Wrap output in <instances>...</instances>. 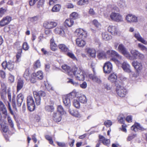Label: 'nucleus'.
Returning a JSON list of instances; mask_svg holds the SVG:
<instances>
[{
  "label": "nucleus",
  "instance_id": "55",
  "mask_svg": "<svg viewBox=\"0 0 147 147\" xmlns=\"http://www.w3.org/2000/svg\"><path fill=\"white\" fill-rule=\"evenodd\" d=\"M92 24L95 27L97 28H99L100 26V23H99L98 21L96 20H94L93 21Z\"/></svg>",
  "mask_w": 147,
  "mask_h": 147
},
{
  "label": "nucleus",
  "instance_id": "5",
  "mask_svg": "<svg viewBox=\"0 0 147 147\" xmlns=\"http://www.w3.org/2000/svg\"><path fill=\"white\" fill-rule=\"evenodd\" d=\"M74 93L72 92L67 96H64L63 98V104L66 108H70L71 105V102L70 99L74 97L75 95Z\"/></svg>",
  "mask_w": 147,
  "mask_h": 147
},
{
  "label": "nucleus",
  "instance_id": "34",
  "mask_svg": "<svg viewBox=\"0 0 147 147\" xmlns=\"http://www.w3.org/2000/svg\"><path fill=\"white\" fill-rule=\"evenodd\" d=\"M23 76L26 80L28 81L30 80L31 73L28 69H26L24 73Z\"/></svg>",
  "mask_w": 147,
  "mask_h": 147
},
{
  "label": "nucleus",
  "instance_id": "56",
  "mask_svg": "<svg viewBox=\"0 0 147 147\" xmlns=\"http://www.w3.org/2000/svg\"><path fill=\"white\" fill-rule=\"evenodd\" d=\"M68 82L71 83L75 86H77L79 85V84L78 82H75L72 79H69Z\"/></svg>",
  "mask_w": 147,
  "mask_h": 147
},
{
  "label": "nucleus",
  "instance_id": "24",
  "mask_svg": "<svg viewBox=\"0 0 147 147\" xmlns=\"http://www.w3.org/2000/svg\"><path fill=\"white\" fill-rule=\"evenodd\" d=\"M102 39L105 41H108L112 39V36L107 32H103L102 34Z\"/></svg>",
  "mask_w": 147,
  "mask_h": 147
},
{
  "label": "nucleus",
  "instance_id": "3",
  "mask_svg": "<svg viewBox=\"0 0 147 147\" xmlns=\"http://www.w3.org/2000/svg\"><path fill=\"white\" fill-rule=\"evenodd\" d=\"M109 19L110 20L117 22H123V19L121 15L119 13L114 12H111L109 15Z\"/></svg>",
  "mask_w": 147,
  "mask_h": 147
},
{
  "label": "nucleus",
  "instance_id": "47",
  "mask_svg": "<svg viewBox=\"0 0 147 147\" xmlns=\"http://www.w3.org/2000/svg\"><path fill=\"white\" fill-rule=\"evenodd\" d=\"M29 48V47L28 43L26 42H24L22 44V49L25 51L28 50Z\"/></svg>",
  "mask_w": 147,
  "mask_h": 147
},
{
  "label": "nucleus",
  "instance_id": "32",
  "mask_svg": "<svg viewBox=\"0 0 147 147\" xmlns=\"http://www.w3.org/2000/svg\"><path fill=\"white\" fill-rule=\"evenodd\" d=\"M0 125L1 126V129L5 133L7 132L8 130V126L1 119L0 120Z\"/></svg>",
  "mask_w": 147,
  "mask_h": 147
},
{
  "label": "nucleus",
  "instance_id": "25",
  "mask_svg": "<svg viewBox=\"0 0 147 147\" xmlns=\"http://www.w3.org/2000/svg\"><path fill=\"white\" fill-rule=\"evenodd\" d=\"M61 114L58 112H54L53 115L54 120L56 122H60L62 119Z\"/></svg>",
  "mask_w": 147,
  "mask_h": 147
},
{
  "label": "nucleus",
  "instance_id": "31",
  "mask_svg": "<svg viewBox=\"0 0 147 147\" xmlns=\"http://www.w3.org/2000/svg\"><path fill=\"white\" fill-rule=\"evenodd\" d=\"M116 51L114 50H109L106 52L107 58H112L113 56H115Z\"/></svg>",
  "mask_w": 147,
  "mask_h": 147
},
{
  "label": "nucleus",
  "instance_id": "53",
  "mask_svg": "<svg viewBox=\"0 0 147 147\" xmlns=\"http://www.w3.org/2000/svg\"><path fill=\"white\" fill-rule=\"evenodd\" d=\"M138 47L142 51H147V48L144 46L140 43L138 44Z\"/></svg>",
  "mask_w": 147,
  "mask_h": 147
},
{
  "label": "nucleus",
  "instance_id": "19",
  "mask_svg": "<svg viewBox=\"0 0 147 147\" xmlns=\"http://www.w3.org/2000/svg\"><path fill=\"white\" fill-rule=\"evenodd\" d=\"M122 67L125 71L128 73H131L132 75H134V74L131 71L130 65L126 62H124L123 63Z\"/></svg>",
  "mask_w": 147,
  "mask_h": 147
},
{
  "label": "nucleus",
  "instance_id": "38",
  "mask_svg": "<svg viewBox=\"0 0 147 147\" xmlns=\"http://www.w3.org/2000/svg\"><path fill=\"white\" fill-rule=\"evenodd\" d=\"M24 84L23 81L22 80H19L17 83V91L20 90L22 88Z\"/></svg>",
  "mask_w": 147,
  "mask_h": 147
},
{
  "label": "nucleus",
  "instance_id": "39",
  "mask_svg": "<svg viewBox=\"0 0 147 147\" xmlns=\"http://www.w3.org/2000/svg\"><path fill=\"white\" fill-rule=\"evenodd\" d=\"M59 48L61 50L64 52H67L69 51L68 48L64 44H61L59 45Z\"/></svg>",
  "mask_w": 147,
  "mask_h": 147
},
{
  "label": "nucleus",
  "instance_id": "4",
  "mask_svg": "<svg viewBox=\"0 0 147 147\" xmlns=\"http://www.w3.org/2000/svg\"><path fill=\"white\" fill-rule=\"evenodd\" d=\"M119 84L117 83V82H116V90L118 95L121 97H123L126 94V90L122 86V82L118 81Z\"/></svg>",
  "mask_w": 147,
  "mask_h": 147
},
{
  "label": "nucleus",
  "instance_id": "22",
  "mask_svg": "<svg viewBox=\"0 0 147 147\" xmlns=\"http://www.w3.org/2000/svg\"><path fill=\"white\" fill-rule=\"evenodd\" d=\"M68 112L71 115L76 117L80 118L81 117V115L77 110L69 108L68 109Z\"/></svg>",
  "mask_w": 147,
  "mask_h": 147
},
{
  "label": "nucleus",
  "instance_id": "51",
  "mask_svg": "<svg viewBox=\"0 0 147 147\" xmlns=\"http://www.w3.org/2000/svg\"><path fill=\"white\" fill-rule=\"evenodd\" d=\"M45 109L48 112H52L53 111L54 108L52 106L47 105L46 106Z\"/></svg>",
  "mask_w": 147,
  "mask_h": 147
},
{
  "label": "nucleus",
  "instance_id": "16",
  "mask_svg": "<svg viewBox=\"0 0 147 147\" xmlns=\"http://www.w3.org/2000/svg\"><path fill=\"white\" fill-rule=\"evenodd\" d=\"M11 18L9 16L4 17L0 21V26L1 27H3L8 24L11 21Z\"/></svg>",
  "mask_w": 147,
  "mask_h": 147
},
{
  "label": "nucleus",
  "instance_id": "30",
  "mask_svg": "<svg viewBox=\"0 0 147 147\" xmlns=\"http://www.w3.org/2000/svg\"><path fill=\"white\" fill-rule=\"evenodd\" d=\"M94 74H95V73H94ZM89 77L90 79H92L95 82L99 84L101 82V80L95 74H90L89 75Z\"/></svg>",
  "mask_w": 147,
  "mask_h": 147
},
{
  "label": "nucleus",
  "instance_id": "43",
  "mask_svg": "<svg viewBox=\"0 0 147 147\" xmlns=\"http://www.w3.org/2000/svg\"><path fill=\"white\" fill-rule=\"evenodd\" d=\"M39 19V17L38 16H36L32 18H29L28 20L31 22L33 23H35Z\"/></svg>",
  "mask_w": 147,
  "mask_h": 147
},
{
  "label": "nucleus",
  "instance_id": "1",
  "mask_svg": "<svg viewBox=\"0 0 147 147\" xmlns=\"http://www.w3.org/2000/svg\"><path fill=\"white\" fill-rule=\"evenodd\" d=\"M62 68L63 71L67 73L68 75L71 78L74 77L75 79L79 81H84L86 77L84 71L80 68L76 67L70 69L69 66L66 65H63Z\"/></svg>",
  "mask_w": 147,
  "mask_h": 147
},
{
  "label": "nucleus",
  "instance_id": "18",
  "mask_svg": "<svg viewBox=\"0 0 147 147\" xmlns=\"http://www.w3.org/2000/svg\"><path fill=\"white\" fill-rule=\"evenodd\" d=\"M86 50L88 55V56L92 58H95L96 56V51L93 48L89 47L87 48Z\"/></svg>",
  "mask_w": 147,
  "mask_h": 147
},
{
  "label": "nucleus",
  "instance_id": "29",
  "mask_svg": "<svg viewBox=\"0 0 147 147\" xmlns=\"http://www.w3.org/2000/svg\"><path fill=\"white\" fill-rule=\"evenodd\" d=\"M73 98H74L73 101V106L77 109H79L80 107V104L78 98L76 96H74Z\"/></svg>",
  "mask_w": 147,
  "mask_h": 147
},
{
  "label": "nucleus",
  "instance_id": "2",
  "mask_svg": "<svg viewBox=\"0 0 147 147\" xmlns=\"http://www.w3.org/2000/svg\"><path fill=\"white\" fill-rule=\"evenodd\" d=\"M114 47L115 49H117L119 52L128 59H131L132 58L127 49L123 44H120L119 45L117 43H115Z\"/></svg>",
  "mask_w": 147,
  "mask_h": 147
},
{
  "label": "nucleus",
  "instance_id": "8",
  "mask_svg": "<svg viewBox=\"0 0 147 147\" xmlns=\"http://www.w3.org/2000/svg\"><path fill=\"white\" fill-rule=\"evenodd\" d=\"M75 33L78 38H84L87 36L86 32L81 28L76 29Z\"/></svg>",
  "mask_w": 147,
  "mask_h": 147
},
{
  "label": "nucleus",
  "instance_id": "28",
  "mask_svg": "<svg viewBox=\"0 0 147 147\" xmlns=\"http://www.w3.org/2000/svg\"><path fill=\"white\" fill-rule=\"evenodd\" d=\"M32 76L40 80L42 79L43 78V72L41 71H39L36 73H33Z\"/></svg>",
  "mask_w": 147,
  "mask_h": 147
},
{
  "label": "nucleus",
  "instance_id": "6",
  "mask_svg": "<svg viewBox=\"0 0 147 147\" xmlns=\"http://www.w3.org/2000/svg\"><path fill=\"white\" fill-rule=\"evenodd\" d=\"M33 94L35 98L36 105H40V104L41 98L45 96V93L42 91L38 92L34 91L33 92Z\"/></svg>",
  "mask_w": 147,
  "mask_h": 147
},
{
  "label": "nucleus",
  "instance_id": "50",
  "mask_svg": "<svg viewBox=\"0 0 147 147\" xmlns=\"http://www.w3.org/2000/svg\"><path fill=\"white\" fill-rule=\"evenodd\" d=\"M1 111L3 114L5 115V118H6V116L7 115V109L5 107H4L0 109Z\"/></svg>",
  "mask_w": 147,
  "mask_h": 147
},
{
  "label": "nucleus",
  "instance_id": "52",
  "mask_svg": "<svg viewBox=\"0 0 147 147\" xmlns=\"http://www.w3.org/2000/svg\"><path fill=\"white\" fill-rule=\"evenodd\" d=\"M41 66V63L39 60L36 61L34 63V67L35 68H39Z\"/></svg>",
  "mask_w": 147,
  "mask_h": 147
},
{
  "label": "nucleus",
  "instance_id": "20",
  "mask_svg": "<svg viewBox=\"0 0 147 147\" xmlns=\"http://www.w3.org/2000/svg\"><path fill=\"white\" fill-rule=\"evenodd\" d=\"M134 37L138 40L140 42L142 43L147 45V42L141 36L140 33L138 32H136L134 33Z\"/></svg>",
  "mask_w": 147,
  "mask_h": 147
},
{
  "label": "nucleus",
  "instance_id": "44",
  "mask_svg": "<svg viewBox=\"0 0 147 147\" xmlns=\"http://www.w3.org/2000/svg\"><path fill=\"white\" fill-rule=\"evenodd\" d=\"M97 57L99 59H102L107 58L106 53L102 51L99 52L97 55Z\"/></svg>",
  "mask_w": 147,
  "mask_h": 147
},
{
  "label": "nucleus",
  "instance_id": "64",
  "mask_svg": "<svg viewBox=\"0 0 147 147\" xmlns=\"http://www.w3.org/2000/svg\"><path fill=\"white\" fill-rule=\"evenodd\" d=\"M6 74L4 71L2 70H0V76L3 79L5 78Z\"/></svg>",
  "mask_w": 147,
  "mask_h": 147
},
{
  "label": "nucleus",
  "instance_id": "57",
  "mask_svg": "<svg viewBox=\"0 0 147 147\" xmlns=\"http://www.w3.org/2000/svg\"><path fill=\"white\" fill-rule=\"evenodd\" d=\"M50 48L52 51H55L57 49V45L56 43L51 44Z\"/></svg>",
  "mask_w": 147,
  "mask_h": 147
},
{
  "label": "nucleus",
  "instance_id": "13",
  "mask_svg": "<svg viewBox=\"0 0 147 147\" xmlns=\"http://www.w3.org/2000/svg\"><path fill=\"white\" fill-rule=\"evenodd\" d=\"M132 64L135 69L138 72L141 71L143 69V65L141 62L137 61H134L132 62Z\"/></svg>",
  "mask_w": 147,
  "mask_h": 147
},
{
  "label": "nucleus",
  "instance_id": "11",
  "mask_svg": "<svg viewBox=\"0 0 147 147\" xmlns=\"http://www.w3.org/2000/svg\"><path fill=\"white\" fill-rule=\"evenodd\" d=\"M75 95L74 96H76L78 98L79 100L82 103H85L86 102L87 100L86 96L84 95L79 94L78 92L76 91H73Z\"/></svg>",
  "mask_w": 147,
  "mask_h": 147
},
{
  "label": "nucleus",
  "instance_id": "10",
  "mask_svg": "<svg viewBox=\"0 0 147 147\" xmlns=\"http://www.w3.org/2000/svg\"><path fill=\"white\" fill-rule=\"evenodd\" d=\"M57 23L54 21H48L45 22L43 24V26L48 29H51L55 27Z\"/></svg>",
  "mask_w": 147,
  "mask_h": 147
},
{
  "label": "nucleus",
  "instance_id": "40",
  "mask_svg": "<svg viewBox=\"0 0 147 147\" xmlns=\"http://www.w3.org/2000/svg\"><path fill=\"white\" fill-rule=\"evenodd\" d=\"M88 0H80L77 3V4L79 5H83L88 4Z\"/></svg>",
  "mask_w": 147,
  "mask_h": 147
},
{
  "label": "nucleus",
  "instance_id": "15",
  "mask_svg": "<svg viewBox=\"0 0 147 147\" xmlns=\"http://www.w3.org/2000/svg\"><path fill=\"white\" fill-rule=\"evenodd\" d=\"M125 19L129 23L136 22H138L137 17L131 14H128L126 17Z\"/></svg>",
  "mask_w": 147,
  "mask_h": 147
},
{
  "label": "nucleus",
  "instance_id": "58",
  "mask_svg": "<svg viewBox=\"0 0 147 147\" xmlns=\"http://www.w3.org/2000/svg\"><path fill=\"white\" fill-rule=\"evenodd\" d=\"M104 124L106 127H109L112 125V123L110 120H108L105 121L104 123Z\"/></svg>",
  "mask_w": 147,
  "mask_h": 147
},
{
  "label": "nucleus",
  "instance_id": "36",
  "mask_svg": "<svg viewBox=\"0 0 147 147\" xmlns=\"http://www.w3.org/2000/svg\"><path fill=\"white\" fill-rule=\"evenodd\" d=\"M74 23L73 20L71 18H69L65 20V25L69 27H71L74 24Z\"/></svg>",
  "mask_w": 147,
  "mask_h": 147
},
{
  "label": "nucleus",
  "instance_id": "54",
  "mask_svg": "<svg viewBox=\"0 0 147 147\" xmlns=\"http://www.w3.org/2000/svg\"><path fill=\"white\" fill-rule=\"evenodd\" d=\"M124 116L122 115H119L118 117L119 121L121 123H124Z\"/></svg>",
  "mask_w": 147,
  "mask_h": 147
},
{
  "label": "nucleus",
  "instance_id": "48",
  "mask_svg": "<svg viewBox=\"0 0 147 147\" xmlns=\"http://www.w3.org/2000/svg\"><path fill=\"white\" fill-rule=\"evenodd\" d=\"M78 17V13L76 12L72 13L70 15V18L75 19L77 18Z\"/></svg>",
  "mask_w": 147,
  "mask_h": 147
},
{
  "label": "nucleus",
  "instance_id": "12",
  "mask_svg": "<svg viewBox=\"0 0 147 147\" xmlns=\"http://www.w3.org/2000/svg\"><path fill=\"white\" fill-rule=\"evenodd\" d=\"M115 56L117 57V59L115 57H113L111 58L110 60L113 61L117 66H119L121 63L120 61L119 60H122L123 57L117 52H116Z\"/></svg>",
  "mask_w": 147,
  "mask_h": 147
},
{
  "label": "nucleus",
  "instance_id": "46",
  "mask_svg": "<svg viewBox=\"0 0 147 147\" xmlns=\"http://www.w3.org/2000/svg\"><path fill=\"white\" fill-rule=\"evenodd\" d=\"M57 110L60 114L61 115L65 114V112L64 111L63 108L62 106L61 105H59L57 107Z\"/></svg>",
  "mask_w": 147,
  "mask_h": 147
},
{
  "label": "nucleus",
  "instance_id": "14",
  "mask_svg": "<svg viewBox=\"0 0 147 147\" xmlns=\"http://www.w3.org/2000/svg\"><path fill=\"white\" fill-rule=\"evenodd\" d=\"M109 80L113 82H114L115 86H116V82H117V83H118V81L122 82V81L120 78H117L116 75L114 73L111 74L108 78Z\"/></svg>",
  "mask_w": 147,
  "mask_h": 147
},
{
  "label": "nucleus",
  "instance_id": "17",
  "mask_svg": "<svg viewBox=\"0 0 147 147\" xmlns=\"http://www.w3.org/2000/svg\"><path fill=\"white\" fill-rule=\"evenodd\" d=\"M108 30L112 35H117L119 32L117 27L114 26H109L108 28Z\"/></svg>",
  "mask_w": 147,
  "mask_h": 147
},
{
  "label": "nucleus",
  "instance_id": "33",
  "mask_svg": "<svg viewBox=\"0 0 147 147\" xmlns=\"http://www.w3.org/2000/svg\"><path fill=\"white\" fill-rule=\"evenodd\" d=\"M131 129L133 131L136 132L138 129L142 130V127L140 126L139 124L135 123L134 125L132 126L131 127Z\"/></svg>",
  "mask_w": 147,
  "mask_h": 147
},
{
  "label": "nucleus",
  "instance_id": "41",
  "mask_svg": "<svg viewBox=\"0 0 147 147\" xmlns=\"http://www.w3.org/2000/svg\"><path fill=\"white\" fill-rule=\"evenodd\" d=\"M22 52V49L20 50L18 52L16 55V61L17 63H18L21 61V57Z\"/></svg>",
  "mask_w": 147,
  "mask_h": 147
},
{
  "label": "nucleus",
  "instance_id": "60",
  "mask_svg": "<svg viewBox=\"0 0 147 147\" xmlns=\"http://www.w3.org/2000/svg\"><path fill=\"white\" fill-rule=\"evenodd\" d=\"M7 94L9 100L10 101H11V89L9 88H8L7 90Z\"/></svg>",
  "mask_w": 147,
  "mask_h": 147
},
{
  "label": "nucleus",
  "instance_id": "35",
  "mask_svg": "<svg viewBox=\"0 0 147 147\" xmlns=\"http://www.w3.org/2000/svg\"><path fill=\"white\" fill-rule=\"evenodd\" d=\"M139 52L136 50H131L130 51V53L132 55V56H131L132 58L130 59H137L138 54H139Z\"/></svg>",
  "mask_w": 147,
  "mask_h": 147
},
{
  "label": "nucleus",
  "instance_id": "45",
  "mask_svg": "<svg viewBox=\"0 0 147 147\" xmlns=\"http://www.w3.org/2000/svg\"><path fill=\"white\" fill-rule=\"evenodd\" d=\"M67 52V55L68 57L74 60L77 61V58L73 53L69 51Z\"/></svg>",
  "mask_w": 147,
  "mask_h": 147
},
{
  "label": "nucleus",
  "instance_id": "49",
  "mask_svg": "<svg viewBox=\"0 0 147 147\" xmlns=\"http://www.w3.org/2000/svg\"><path fill=\"white\" fill-rule=\"evenodd\" d=\"M6 89H2L1 92V95L2 98L4 99L6 97Z\"/></svg>",
  "mask_w": 147,
  "mask_h": 147
},
{
  "label": "nucleus",
  "instance_id": "7",
  "mask_svg": "<svg viewBox=\"0 0 147 147\" xmlns=\"http://www.w3.org/2000/svg\"><path fill=\"white\" fill-rule=\"evenodd\" d=\"M27 103L29 110L32 111L35 109V103L34 99L32 96H28L27 98Z\"/></svg>",
  "mask_w": 147,
  "mask_h": 147
},
{
  "label": "nucleus",
  "instance_id": "61",
  "mask_svg": "<svg viewBox=\"0 0 147 147\" xmlns=\"http://www.w3.org/2000/svg\"><path fill=\"white\" fill-rule=\"evenodd\" d=\"M7 120L10 126L12 127H13V123L12 121L11 120L10 117L9 116L8 117Z\"/></svg>",
  "mask_w": 147,
  "mask_h": 147
},
{
  "label": "nucleus",
  "instance_id": "26",
  "mask_svg": "<svg viewBox=\"0 0 147 147\" xmlns=\"http://www.w3.org/2000/svg\"><path fill=\"white\" fill-rule=\"evenodd\" d=\"M84 38H78L76 40V44L77 45L81 47H83L86 44L85 41L83 40Z\"/></svg>",
  "mask_w": 147,
  "mask_h": 147
},
{
  "label": "nucleus",
  "instance_id": "59",
  "mask_svg": "<svg viewBox=\"0 0 147 147\" xmlns=\"http://www.w3.org/2000/svg\"><path fill=\"white\" fill-rule=\"evenodd\" d=\"M6 11V10L1 8L0 9V17H2Z\"/></svg>",
  "mask_w": 147,
  "mask_h": 147
},
{
  "label": "nucleus",
  "instance_id": "37",
  "mask_svg": "<svg viewBox=\"0 0 147 147\" xmlns=\"http://www.w3.org/2000/svg\"><path fill=\"white\" fill-rule=\"evenodd\" d=\"M7 68L8 69L11 71L14 69V63L12 61H10L7 62Z\"/></svg>",
  "mask_w": 147,
  "mask_h": 147
},
{
  "label": "nucleus",
  "instance_id": "27",
  "mask_svg": "<svg viewBox=\"0 0 147 147\" xmlns=\"http://www.w3.org/2000/svg\"><path fill=\"white\" fill-rule=\"evenodd\" d=\"M24 96L22 93H20L18 94L17 97V104L18 107H20L23 101Z\"/></svg>",
  "mask_w": 147,
  "mask_h": 147
},
{
  "label": "nucleus",
  "instance_id": "63",
  "mask_svg": "<svg viewBox=\"0 0 147 147\" xmlns=\"http://www.w3.org/2000/svg\"><path fill=\"white\" fill-rule=\"evenodd\" d=\"M45 138L49 141L50 144H52L53 143V141L51 137L49 135H46L45 136Z\"/></svg>",
  "mask_w": 147,
  "mask_h": 147
},
{
  "label": "nucleus",
  "instance_id": "42",
  "mask_svg": "<svg viewBox=\"0 0 147 147\" xmlns=\"http://www.w3.org/2000/svg\"><path fill=\"white\" fill-rule=\"evenodd\" d=\"M61 8V6L59 4H57L54 6L52 9V11L53 12L59 11Z\"/></svg>",
  "mask_w": 147,
  "mask_h": 147
},
{
  "label": "nucleus",
  "instance_id": "9",
  "mask_svg": "<svg viewBox=\"0 0 147 147\" xmlns=\"http://www.w3.org/2000/svg\"><path fill=\"white\" fill-rule=\"evenodd\" d=\"M104 72L105 73L109 74L113 69V65L110 61H107L105 63L103 67Z\"/></svg>",
  "mask_w": 147,
  "mask_h": 147
},
{
  "label": "nucleus",
  "instance_id": "62",
  "mask_svg": "<svg viewBox=\"0 0 147 147\" xmlns=\"http://www.w3.org/2000/svg\"><path fill=\"white\" fill-rule=\"evenodd\" d=\"M45 86L47 90L49 91L53 90L54 88L51 85L49 84L47 85H45Z\"/></svg>",
  "mask_w": 147,
  "mask_h": 147
},
{
  "label": "nucleus",
  "instance_id": "23",
  "mask_svg": "<svg viewBox=\"0 0 147 147\" xmlns=\"http://www.w3.org/2000/svg\"><path fill=\"white\" fill-rule=\"evenodd\" d=\"M99 141L102 142L103 144L107 146H108L110 144L109 140L105 138L104 137L101 135L99 136Z\"/></svg>",
  "mask_w": 147,
  "mask_h": 147
},
{
  "label": "nucleus",
  "instance_id": "21",
  "mask_svg": "<svg viewBox=\"0 0 147 147\" xmlns=\"http://www.w3.org/2000/svg\"><path fill=\"white\" fill-rule=\"evenodd\" d=\"M54 32L56 34H59L62 36H65V34L62 27L60 26L56 28L54 30Z\"/></svg>",
  "mask_w": 147,
  "mask_h": 147
}]
</instances>
